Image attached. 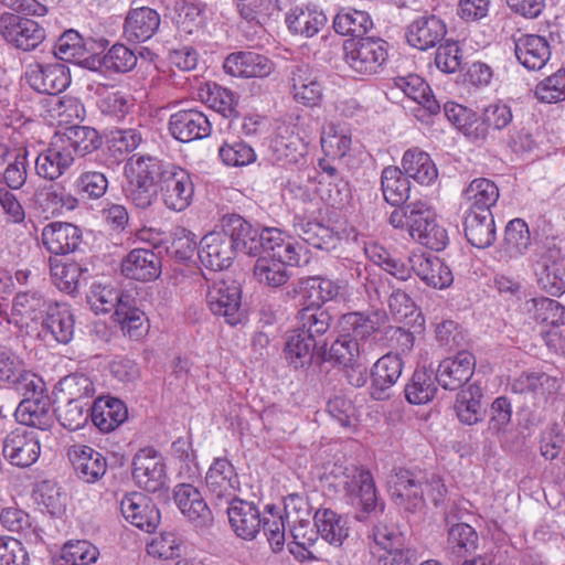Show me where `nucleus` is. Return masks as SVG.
Returning <instances> with one entry per match:
<instances>
[{"instance_id":"obj_1","label":"nucleus","mask_w":565,"mask_h":565,"mask_svg":"<svg viewBox=\"0 0 565 565\" xmlns=\"http://www.w3.org/2000/svg\"><path fill=\"white\" fill-rule=\"evenodd\" d=\"M330 475L333 479L332 486L359 509V521H363L371 513L383 512L384 504L379 502L374 479L367 469L353 463L334 465Z\"/></svg>"},{"instance_id":"obj_2","label":"nucleus","mask_w":565,"mask_h":565,"mask_svg":"<svg viewBox=\"0 0 565 565\" xmlns=\"http://www.w3.org/2000/svg\"><path fill=\"white\" fill-rule=\"evenodd\" d=\"M395 502L409 512L422 511L429 501L435 507L445 502L447 488L440 476L422 475L409 470L396 473L392 486Z\"/></svg>"},{"instance_id":"obj_3","label":"nucleus","mask_w":565,"mask_h":565,"mask_svg":"<svg viewBox=\"0 0 565 565\" xmlns=\"http://www.w3.org/2000/svg\"><path fill=\"white\" fill-rule=\"evenodd\" d=\"M344 62L354 73H379L387 60V43L375 38L349 39L343 44Z\"/></svg>"},{"instance_id":"obj_4","label":"nucleus","mask_w":565,"mask_h":565,"mask_svg":"<svg viewBox=\"0 0 565 565\" xmlns=\"http://www.w3.org/2000/svg\"><path fill=\"white\" fill-rule=\"evenodd\" d=\"M411 237L419 244L443 250L449 242L446 228L436 220L431 206L422 200L414 201L411 212Z\"/></svg>"},{"instance_id":"obj_5","label":"nucleus","mask_w":565,"mask_h":565,"mask_svg":"<svg viewBox=\"0 0 565 565\" xmlns=\"http://www.w3.org/2000/svg\"><path fill=\"white\" fill-rule=\"evenodd\" d=\"M0 34L8 44L23 52L35 50L46 38L39 22L12 13L0 17Z\"/></svg>"},{"instance_id":"obj_6","label":"nucleus","mask_w":565,"mask_h":565,"mask_svg":"<svg viewBox=\"0 0 565 565\" xmlns=\"http://www.w3.org/2000/svg\"><path fill=\"white\" fill-rule=\"evenodd\" d=\"M0 383L19 394L35 393L42 387V379L26 367L18 353L7 347H0Z\"/></svg>"},{"instance_id":"obj_7","label":"nucleus","mask_w":565,"mask_h":565,"mask_svg":"<svg viewBox=\"0 0 565 565\" xmlns=\"http://www.w3.org/2000/svg\"><path fill=\"white\" fill-rule=\"evenodd\" d=\"M2 455L13 466L26 468L35 463L41 455V444L35 430L17 427L2 440Z\"/></svg>"},{"instance_id":"obj_8","label":"nucleus","mask_w":565,"mask_h":565,"mask_svg":"<svg viewBox=\"0 0 565 565\" xmlns=\"http://www.w3.org/2000/svg\"><path fill=\"white\" fill-rule=\"evenodd\" d=\"M241 298V288L234 281H215L206 291V303L211 312L223 317L231 326L244 319Z\"/></svg>"},{"instance_id":"obj_9","label":"nucleus","mask_w":565,"mask_h":565,"mask_svg":"<svg viewBox=\"0 0 565 565\" xmlns=\"http://www.w3.org/2000/svg\"><path fill=\"white\" fill-rule=\"evenodd\" d=\"M25 81L32 89L41 94L56 95L71 84L68 67L61 63H33L26 67Z\"/></svg>"},{"instance_id":"obj_10","label":"nucleus","mask_w":565,"mask_h":565,"mask_svg":"<svg viewBox=\"0 0 565 565\" xmlns=\"http://www.w3.org/2000/svg\"><path fill=\"white\" fill-rule=\"evenodd\" d=\"M44 382L39 392L21 394L24 398L18 405L14 417L23 427L47 430L54 424V412L50 397L44 394Z\"/></svg>"},{"instance_id":"obj_11","label":"nucleus","mask_w":565,"mask_h":565,"mask_svg":"<svg viewBox=\"0 0 565 565\" xmlns=\"http://www.w3.org/2000/svg\"><path fill=\"white\" fill-rule=\"evenodd\" d=\"M132 477L136 483L148 492H157L166 484V466L153 448H145L134 458Z\"/></svg>"},{"instance_id":"obj_12","label":"nucleus","mask_w":565,"mask_h":565,"mask_svg":"<svg viewBox=\"0 0 565 565\" xmlns=\"http://www.w3.org/2000/svg\"><path fill=\"white\" fill-rule=\"evenodd\" d=\"M534 271L543 290L552 296L565 292V264L559 248L552 247L542 252L534 265Z\"/></svg>"},{"instance_id":"obj_13","label":"nucleus","mask_w":565,"mask_h":565,"mask_svg":"<svg viewBox=\"0 0 565 565\" xmlns=\"http://www.w3.org/2000/svg\"><path fill=\"white\" fill-rule=\"evenodd\" d=\"M167 177L162 179L160 193L164 205L174 212L184 211L192 202L194 195V184L190 173L177 166L166 172Z\"/></svg>"},{"instance_id":"obj_14","label":"nucleus","mask_w":565,"mask_h":565,"mask_svg":"<svg viewBox=\"0 0 565 565\" xmlns=\"http://www.w3.org/2000/svg\"><path fill=\"white\" fill-rule=\"evenodd\" d=\"M340 294V286L333 280L318 276L301 278L287 296L298 297V306L322 307L326 302L334 300Z\"/></svg>"},{"instance_id":"obj_15","label":"nucleus","mask_w":565,"mask_h":565,"mask_svg":"<svg viewBox=\"0 0 565 565\" xmlns=\"http://www.w3.org/2000/svg\"><path fill=\"white\" fill-rule=\"evenodd\" d=\"M120 512L131 525L153 532L160 523V512L153 502L141 492L126 493L120 500Z\"/></svg>"},{"instance_id":"obj_16","label":"nucleus","mask_w":565,"mask_h":565,"mask_svg":"<svg viewBox=\"0 0 565 565\" xmlns=\"http://www.w3.org/2000/svg\"><path fill=\"white\" fill-rule=\"evenodd\" d=\"M201 263L212 270H223L232 264L235 249L224 228L204 235L198 250Z\"/></svg>"},{"instance_id":"obj_17","label":"nucleus","mask_w":565,"mask_h":565,"mask_svg":"<svg viewBox=\"0 0 565 565\" xmlns=\"http://www.w3.org/2000/svg\"><path fill=\"white\" fill-rule=\"evenodd\" d=\"M212 126L201 110L190 108L173 113L169 119V131L181 142L201 140L211 135Z\"/></svg>"},{"instance_id":"obj_18","label":"nucleus","mask_w":565,"mask_h":565,"mask_svg":"<svg viewBox=\"0 0 565 565\" xmlns=\"http://www.w3.org/2000/svg\"><path fill=\"white\" fill-rule=\"evenodd\" d=\"M224 71L241 78H265L274 73L275 63L266 55L254 51L230 54L223 64Z\"/></svg>"},{"instance_id":"obj_19","label":"nucleus","mask_w":565,"mask_h":565,"mask_svg":"<svg viewBox=\"0 0 565 565\" xmlns=\"http://www.w3.org/2000/svg\"><path fill=\"white\" fill-rule=\"evenodd\" d=\"M447 34L446 23L434 14H425L413 20L405 31L407 43L419 51H427L440 44Z\"/></svg>"},{"instance_id":"obj_20","label":"nucleus","mask_w":565,"mask_h":565,"mask_svg":"<svg viewBox=\"0 0 565 565\" xmlns=\"http://www.w3.org/2000/svg\"><path fill=\"white\" fill-rule=\"evenodd\" d=\"M404 363L398 354L387 353L371 369L370 395L375 401L390 398V390L402 375Z\"/></svg>"},{"instance_id":"obj_21","label":"nucleus","mask_w":565,"mask_h":565,"mask_svg":"<svg viewBox=\"0 0 565 565\" xmlns=\"http://www.w3.org/2000/svg\"><path fill=\"white\" fill-rule=\"evenodd\" d=\"M205 484L213 498L216 500L232 501L239 490L238 476L234 466L225 458H216L210 466Z\"/></svg>"},{"instance_id":"obj_22","label":"nucleus","mask_w":565,"mask_h":565,"mask_svg":"<svg viewBox=\"0 0 565 565\" xmlns=\"http://www.w3.org/2000/svg\"><path fill=\"white\" fill-rule=\"evenodd\" d=\"M386 321V313L382 310H373L367 312H349L342 315L339 319L340 332L349 338H353L355 342L364 343L374 335Z\"/></svg>"},{"instance_id":"obj_23","label":"nucleus","mask_w":565,"mask_h":565,"mask_svg":"<svg viewBox=\"0 0 565 565\" xmlns=\"http://www.w3.org/2000/svg\"><path fill=\"white\" fill-rule=\"evenodd\" d=\"M221 226L231 238L235 252L249 256H256L260 253V231L241 215L223 216Z\"/></svg>"},{"instance_id":"obj_24","label":"nucleus","mask_w":565,"mask_h":565,"mask_svg":"<svg viewBox=\"0 0 565 565\" xmlns=\"http://www.w3.org/2000/svg\"><path fill=\"white\" fill-rule=\"evenodd\" d=\"M228 522L233 532L243 540H254L258 534L264 518L258 508L242 499H233L227 508Z\"/></svg>"},{"instance_id":"obj_25","label":"nucleus","mask_w":565,"mask_h":565,"mask_svg":"<svg viewBox=\"0 0 565 565\" xmlns=\"http://www.w3.org/2000/svg\"><path fill=\"white\" fill-rule=\"evenodd\" d=\"M121 273L129 279L151 281L161 274V259L148 248H135L121 260Z\"/></svg>"},{"instance_id":"obj_26","label":"nucleus","mask_w":565,"mask_h":565,"mask_svg":"<svg viewBox=\"0 0 565 565\" xmlns=\"http://www.w3.org/2000/svg\"><path fill=\"white\" fill-rule=\"evenodd\" d=\"M475 364V356L468 351H461L456 356L440 362L436 380L445 390H457L471 377Z\"/></svg>"},{"instance_id":"obj_27","label":"nucleus","mask_w":565,"mask_h":565,"mask_svg":"<svg viewBox=\"0 0 565 565\" xmlns=\"http://www.w3.org/2000/svg\"><path fill=\"white\" fill-rule=\"evenodd\" d=\"M413 271L428 286L445 289L454 281L450 268L438 257L414 253L408 258Z\"/></svg>"},{"instance_id":"obj_28","label":"nucleus","mask_w":565,"mask_h":565,"mask_svg":"<svg viewBox=\"0 0 565 565\" xmlns=\"http://www.w3.org/2000/svg\"><path fill=\"white\" fill-rule=\"evenodd\" d=\"M174 501L182 514L195 526L204 527L213 522L210 508L201 492L192 484H178L174 489Z\"/></svg>"},{"instance_id":"obj_29","label":"nucleus","mask_w":565,"mask_h":565,"mask_svg":"<svg viewBox=\"0 0 565 565\" xmlns=\"http://www.w3.org/2000/svg\"><path fill=\"white\" fill-rule=\"evenodd\" d=\"M160 14L152 8H131L125 19L124 35L129 42L150 40L159 30Z\"/></svg>"},{"instance_id":"obj_30","label":"nucleus","mask_w":565,"mask_h":565,"mask_svg":"<svg viewBox=\"0 0 565 565\" xmlns=\"http://www.w3.org/2000/svg\"><path fill=\"white\" fill-rule=\"evenodd\" d=\"M511 391L518 394H530L539 402H547L561 388L557 377L544 372H524L510 383Z\"/></svg>"},{"instance_id":"obj_31","label":"nucleus","mask_w":565,"mask_h":565,"mask_svg":"<svg viewBox=\"0 0 565 565\" xmlns=\"http://www.w3.org/2000/svg\"><path fill=\"white\" fill-rule=\"evenodd\" d=\"M514 52L520 64L531 71L541 70L551 56L547 40L536 34H521L514 38Z\"/></svg>"},{"instance_id":"obj_32","label":"nucleus","mask_w":565,"mask_h":565,"mask_svg":"<svg viewBox=\"0 0 565 565\" xmlns=\"http://www.w3.org/2000/svg\"><path fill=\"white\" fill-rule=\"evenodd\" d=\"M68 457L78 478L85 482H96L107 470L106 459L89 446H72L68 450Z\"/></svg>"},{"instance_id":"obj_33","label":"nucleus","mask_w":565,"mask_h":565,"mask_svg":"<svg viewBox=\"0 0 565 565\" xmlns=\"http://www.w3.org/2000/svg\"><path fill=\"white\" fill-rule=\"evenodd\" d=\"M291 94L294 99L307 107L320 104L323 97V87L319 76L308 66H297L290 75Z\"/></svg>"},{"instance_id":"obj_34","label":"nucleus","mask_w":565,"mask_h":565,"mask_svg":"<svg viewBox=\"0 0 565 565\" xmlns=\"http://www.w3.org/2000/svg\"><path fill=\"white\" fill-rule=\"evenodd\" d=\"M75 162L70 148L51 143L39 153L35 160V171L39 177L54 181L62 177Z\"/></svg>"},{"instance_id":"obj_35","label":"nucleus","mask_w":565,"mask_h":565,"mask_svg":"<svg viewBox=\"0 0 565 565\" xmlns=\"http://www.w3.org/2000/svg\"><path fill=\"white\" fill-rule=\"evenodd\" d=\"M82 239L81 230L71 224L53 222L42 231V243L46 249L55 255H65L74 252Z\"/></svg>"},{"instance_id":"obj_36","label":"nucleus","mask_w":565,"mask_h":565,"mask_svg":"<svg viewBox=\"0 0 565 565\" xmlns=\"http://www.w3.org/2000/svg\"><path fill=\"white\" fill-rule=\"evenodd\" d=\"M463 230L467 241L477 248H486L495 241V225L491 211L469 210L465 216Z\"/></svg>"},{"instance_id":"obj_37","label":"nucleus","mask_w":565,"mask_h":565,"mask_svg":"<svg viewBox=\"0 0 565 565\" xmlns=\"http://www.w3.org/2000/svg\"><path fill=\"white\" fill-rule=\"evenodd\" d=\"M128 416L126 405L115 397H98L90 405V419L103 433H109L122 424Z\"/></svg>"},{"instance_id":"obj_38","label":"nucleus","mask_w":565,"mask_h":565,"mask_svg":"<svg viewBox=\"0 0 565 565\" xmlns=\"http://www.w3.org/2000/svg\"><path fill=\"white\" fill-rule=\"evenodd\" d=\"M320 537L333 546H341L349 536V521L331 509H319L313 515Z\"/></svg>"},{"instance_id":"obj_39","label":"nucleus","mask_w":565,"mask_h":565,"mask_svg":"<svg viewBox=\"0 0 565 565\" xmlns=\"http://www.w3.org/2000/svg\"><path fill=\"white\" fill-rule=\"evenodd\" d=\"M401 164L408 179L424 185L431 184L438 177V170L430 156L418 148L406 150Z\"/></svg>"},{"instance_id":"obj_40","label":"nucleus","mask_w":565,"mask_h":565,"mask_svg":"<svg viewBox=\"0 0 565 565\" xmlns=\"http://www.w3.org/2000/svg\"><path fill=\"white\" fill-rule=\"evenodd\" d=\"M394 84L408 98L422 106L428 115H437L440 111L438 100L431 94L429 85L420 76L416 74L398 76L394 79Z\"/></svg>"},{"instance_id":"obj_41","label":"nucleus","mask_w":565,"mask_h":565,"mask_svg":"<svg viewBox=\"0 0 565 565\" xmlns=\"http://www.w3.org/2000/svg\"><path fill=\"white\" fill-rule=\"evenodd\" d=\"M42 326L43 330L50 333L58 343L66 344L74 337L75 321L66 305L49 306Z\"/></svg>"},{"instance_id":"obj_42","label":"nucleus","mask_w":565,"mask_h":565,"mask_svg":"<svg viewBox=\"0 0 565 565\" xmlns=\"http://www.w3.org/2000/svg\"><path fill=\"white\" fill-rule=\"evenodd\" d=\"M482 397V388L478 384H470L457 394L455 411L462 424L473 425L483 419L486 408Z\"/></svg>"},{"instance_id":"obj_43","label":"nucleus","mask_w":565,"mask_h":565,"mask_svg":"<svg viewBox=\"0 0 565 565\" xmlns=\"http://www.w3.org/2000/svg\"><path fill=\"white\" fill-rule=\"evenodd\" d=\"M63 146L70 148L73 156L84 158L100 148L103 141L98 131L88 126H70L63 134Z\"/></svg>"},{"instance_id":"obj_44","label":"nucleus","mask_w":565,"mask_h":565,"mask_svg":"<svg viewBox=\"0 0 565 565\" xmlns=\"http://www.w3.org/2000/svg\"><path fill=\"white\" fill-rule=\"evenodd\" d=\"M286 22L292 33L312 38L324 28L327 17L315 7H296L287 14Z\"/></svg>"},{"instance_id":"obj_45","label":"nucleus","mask_w":565,"mask_h":565,"mask_svg":"<svg viewBox=\"0 0 565 565\" xmlns=\"http://www.w3.org/2000/svg\"><path fill=\"white\" fill-rule=\"evenodd\" d=\"M0 523L8 531L20 534L30 544H38L42 541L40 530L33 524L31 516L18 507L2 509Z\"/></svg>"},{"instance_id":"obj_46","label":"nucleus","mask_w":565,"mask_h":565,"mask_svg":"<svg viewBox=\"0 0 565 565\" xmlns=\"http://www.w3.org/2000/svg\"><path fill=\"white\" fill-rule=\"evenodd\" d=\"M294 227L307 244L318 249H330L338 241V236L330 227L319 222L306 221L300 215L294 217Z\"/></svg>"},{"instance_id":"obj_47","label":"nucleus","mask_w":565,"mask_h":565,"mask_svg":"<svg viewBox=\"0 0 565 565\" xmlns=\"http://www.w3.org/2000/svg\"><path fill=\"white\" fill-rule=\"evenodd\" d=\"M381 188L387 203L397 206L409 196L411 184L403 170L397 167H386L381 174Z\"/></svg>"},{"instance_id":"obj_48","label":"nucleus","mask_w":565,"mask_h":565,"mask_svg":"<svg viewBox=\"0 0 565 565\" xmlns=\"http://www.w3.org/2000/svg\"><path fill=\"white\" fill-rule=\"evenodd\" d=\"M463 198L469 203V210L491 211L490 209L499 199V189L493 181L478 178L472 180L465 189Z\"/></svg>"},{"instance_id":"obj_49","label":"nucleus","mask_w":565,"mask_h":565,"mask_svg":"<svg viewBox=\"0 0 565 565\" xmlns=\"http://www.w3.org/2000/svg\"><path fill=\"white\" fill-rule=\"evenodd\" d=\"M333 28L341 35L360 39L373 28V21L366 11L345 8L334 17Z\"/></svg>"},{"instance_id":"obj_50","label":"nucleus","mask_w":565,"mask_h":565,"mask_svg":"<svg viewBox=\"0 0 565 565\" xmlns=\"http://www.w3.org/2000/svg\"><path fill=\"white\" fill-rule=\"evenodd\" d=\"M114 318L120 324L122 332L130 338L138 339L147 330L146 315L136 306V301L131 296L121 301L119 308H116Z\"/></svg>"},{"instance_id":"obj_51","label":"nucleus","mask_w":565,"mask_h":565,"mask_svg":"<svg viewBox=\"0 0 565 565\" xmlns=\"http://www.w3.org/2000/svg\"><path fill=\"white\" fill-rule=\"evenodd\" d=\"M174 164L163 162L154 157H138L131 159L127 164V174H130L139 180L146 181L159 186L162 183V179L167 177L166 172H170V168Z\"/></svg>"},{"instance_id":"obj_52","label":"nucleus","mask_w":565,"mask_h":565,"mask_svg":"<svg viewBox=\"0 0 565 565\" xmlns=\"http://www.w3.org/2000/svg\"><path fill=\"white\" fill-rule=\"evenodd\" d=\"M316 345V339L310 333L295 329L288 334L286 340V358L296 367L303 366L310 363Z\"/></svg>"},{"instance_id":"obj_53","label":"nucleus","mask_w":565,"mask_h":565,"mask_svg":"<svg viewBox=\"0 0 565 565\" xmlns=\"http://www.w3.org/2000/svg\"><path fill=\"white\" fill-rule=\"evenodd\" d=\"M129 296V294L121 292L109 285L94 282L86 298L90 309L99 315L110 312L113 309L116 310L121 301H125Z\"/></svg>"},{"instance_id":"obj_54","label":"nucleus","mask_w":565,"mask_h":565,"mask_svg":"<svg viewBox=\"0 0 565 565\" xmlns=\"http://www.w3.org/2000/svg\"><path fill=\"white\" fill-rule=\"evenodd\" d=\"M525 310L537 322L551 326L565 324V308L554 299L532 298L525 302Z\"/></svg>"},{"instance_id":"obj_55","label":"nucleus","mask_w":565,"mask_h":565,"mask_svg":"<svg viewBox=\"0 0 565 565\" xmlns=\"http://www.w3.org/2000/svg\"><path fill=\"white\" fill-rule=\"evenodd\" d=\"M436 376L424 369H417L405 386V397L411 404L422 405L430 402L436 392Z\"/></svg>"},{"instance_id":"obj_56","label":"nucleus","mask_w":565,"mask_h":565,"mask_svg":"<svg viewBox=\"0 0 565 565\" xmlns=\"http://www.w3.org/2000/svg\"><path fill=\"white\" fill-rule=\"evenodd\" d=\"M444 114L468 138L475 141L482 139L483 130L477 127V115L473 110L448 102L444 105Z\"/></svg>"},{"instance_id":"obj_57","label":"nucleus","mask_w":565,"mask_h":565,"mask_svg":"<svg viewBox=\"0 0 565 565\" xmlns=\"http://www.w3.org/2000/svg\"><path fill=\"white\" fill-rule=\"evenodd\" d=\"M351 130L342 125H328L321 136V147L324 153L332 158H343L351 149Z\"/></svg>"},{"instance_id":"obj_58","label":"nucleus","mask_w":565,"mask_h":565,"mask_svg":"<svg viewBox=\"0 0 565 565\" xmlns=\"http://www.w3.org/2000/svg\"><path fill=\"white\" fill-rule=\"evenodd\" d=\"M530 245V231L525 222L520 218L508 223L504 231L503 252L507 258L521 256Z\"/></svg>"},{"instance_id":"obj_59","label":"nucleus","mask_w":565,"mask_h":565,"mask_svg":"<svg viewBox=\"0 0 565 565\" xmlns=\"http://www.w3.org/2000/svg\"><path fill=\"white\" fill-rule=\"evenodd\" d=\"M254 276L259 284L277 288L289 279L286 265L268 256L259 257L254 266Z\"/></svg>"},{"instance_id":"obj_60","label":"nucleus","mask_w":565,"mask_h":565,"mask_svg":"<svg viewBox=\"0 0 565 565\" xmlns=\"http://www.w3.org/2000/svg\"><path fill=\"white\" fill-rule=\"evenodd\" d=\"M297 315L298 328L310 333L315 339L324 334L330 328L331 316L323 307L300 306Z\"/></svg>"},{"instance_id":"obj_61","label":"nucleus","mask_w":565,"mask_h":565,"mask_svg":"<svg viewBox=\"0 0 565 565\" xmlns=\"http://www.w3.org/2000/svg\"><path fill=\"white\" fill-rule=\"evenodd\" d=\"M99 552L88 541L67 542L62 547L56 565H89L96 562Z\"/></svg>"},{"instance_id":"obj_62","label":"nucleus","mask_w":565,"mask_h":565,"mask_svg":"<svg viewBox=\"0 0 565 565\" xmlns=\"http://www.w3.org/2000/svg\"><path fill=\"white\" fill-rule=\"evenodd\" d=\"M478 534L467 523L454 524L448 532V548L457 558L465 557L477 547Z\"/></svg>"},{"instance_id":"obj_63","label":"nucleus","mask_w":565,"mask_h":565,"mask_svg":"<svg viewBox=\"0 0 565 565\" xmlns=\"http://www.w3.org/2000/svg\"><path fill=\"white\" fill-rule=\"evenodd\" d=\"M77 194L90 200L104 196L108 189V179L105 173L96 170H83L74 182Z\"/></svg>"},{"instance_id":"obj_64","label":"nucleus","mask_w":565,"mask_h":565,"mask_svg":"<svg viewBox=\"0 0 565 565\" xmlns=\"http://www.w3.org/2000/svg\"><path fill=\"white\" fill-rule=\"evenodd\" d=\"M535 97L547 104L565 100V68H561L541 81L534 90Z\"/></svg>"}]
</instances>
